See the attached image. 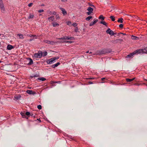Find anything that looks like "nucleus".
Masks as SVG:
<instances>
[{
	"mask_svg": "<svg viewBox=\"0 0 147 147\" xmlns=\"http://www.w3.org/2000/svg\"><path fill=\"white\" fill-rule=\"evenodd\" d=\"M1 61H0V63H1Z\"/></svg>",
	"mask_w": 147,
	"mask_h": 147,
	"instance_id": "nucleus-57",
	"label": "nucleus"
},
{
	"mask_svg": "<svg viewBox=\"0 0 147 147\" xmlns=\"http://www.w3.org/2000/svg\"><path fill=\"white\" fill-rule=\"evenodd\" d=\"M66 23L68 25L70 26H71L72 25V24H71V22L70 21H68L66 22Z\"/></svg>",
	"mask_w": 147,
	"mask_h": 147,
	"instance_id": "nucleus-22",
	"label": "nucleus"
},
{
	"mask_svg": "<svg viewBox=\"0 0 147 147\" xmlns=\"http://www.w3.org/2000/svg\"><path fill=\"white\" fill-rule=\"evenodd\" d=\"M44 42L50 44L52 45H54L55 44V43L57 42H55L53 41H50L47 40H45Z\"/></svg>",
	"mask_w": 147,
	"mask_h": 147,
	"instance_id": "nucleus-4",
	"label": "nucleus"
},
{
	"mask_svg": "<svg viewBox=\"0 0 147 147\" xmlns=\"http://www.w3.org/2000/svg\"><path fill=\"white\" fill-rule=\"evenodd\" d=\"M60 10L62 11V12L64 16H65L67 15V11L64 9L62 7H60Z\"/></svg>",
	"mask_w": 147,
	"mask_h": 147,
	"instance_id": "nucleus-7",
	"label": "nucleus"
},
{
	"mask_svg": "<svg viewBox=\"0 0 147 147\" xmlns=\"http://www.w3.org/2000/svg\"><path fill=\"white\" fill-rule=\"evenodd\" d=\"M28 36H29L30 37H31L32 36H33V37L36 36H33V35H29Z\"/></svg>",
	"mask_w": 147,
	"mask_h": 147,
	"instance_id": "nucleus-43",
	"label": "nucleus"
},
{
	"mask_svg": "<svg viewBox=\"0 0 147 147\" xmlns=\"http://www.w3.org/2000/svg\"><path fill=\"white\" fill-rule=\"evenodd\" d=\"M65 42H68L70 43H71L72 42L71 41H65Z\"/></svg>",
	"mask_w": 147,
	"mask_h": 147,
	"instance_id": "nucleus-34",
	"label": "nucleus"
},
{
	"mask_svg": "<svg viewBox=\"0 0 147 147\" xmlns=\"http://www.w3.org/2000/svg\"><path fill=\"white\" fill-rule=\"evenodd\" d=\"M27 92L30 94H36V92L31 90H27Z\"/></svg>",
	"mask_w": 147,
	"mask_h": 147,
	"instance_id": "nucleus-11",
	"label": "nucleus"
},
{
	"mask_svg": "<svg viewBox=\"0 0 147 147\" xmlns=\"http://www.w3.org/2000/svg\"><path fill=\"white\" fill-rule=\"evenodd\" d=\"M37 108L39 109H41L42 108L41 106L40 105H39L37 106Z\"/></svg>",
	"mask_w": 147,
	"mask_h": 147,
	"instance_id": "nucleus-33",
	"label": "nucleus"
},
{
	"mask_svg": "<svg viewBox=\"0 0 147 147\" xmlns=\"http://www.w3.org/2000/svg\"><path fill=\"white\" fill-rule=\"evenodd\" d=\"M4 5L2 0H0V7Z\"/></svg>",
	"mask_w": 147,
	"mask_h": 147,
	"instance_id": "nucleus-32",
	"label": "nucleus"
},
{
	"mask_svg": "<svg viewBox=\"0 0 147 147\" xmlns=\"http://www.w3.org/2000/svg\"><path fill=\"white\" fill-rule=\"evenodd\" d=\"M105 17H103L102 15H100L99 17V19H101L102 20H104L105 19Z\"/></svg>",
	"mask_w": 147,
	"mask_h": 147,
	"instance_id": "nucleus-23",
	"label": "nucleus"
},
{
	"mask_svg": "<svg viewBox=\"0 0 147 147\" xmlns=\"http://www.w3.org/2000/svg\"><path fill=\"white\" fill-rule=\"evenodd\" d=\"M89 53V51H87V52H86V53Z\"/></svg>",
	"mask_w": 147,
	"mask_h": 147,
	"instance_id": "nucleus-50",
	"label": "nucleus"
},
{
	"mask_svg": "<svg viewBox=\"0 0 147 147\" xmlns=\"http://www.w3.org/2000/svg\"><path fill=\"white\" fill-rule=\"evenodd\" d=\"M123 25L122 24H120L119 25V27L120 28H122L123 27Z\"/></svg>",
	"mask_w": 147,
	"mask_h": 147,
	"instance_id": "nucleus-39",
	"label": "nucleus"
},
{
	"mask_svg": "<svg viewBox=\"0 0 147 147\" xmlns=\"http://www.w3.org/2000/svg\"><path fill=\"white\" fill-rule=\"evenodd\" d=\"M42 56V52L41 51H39L37 53H36L34 55V57L35 58H40Z\"/></svg>",
	"mask_w": 147,
	"mask_h": 147,
	"instance_id": "nucleus-2",
	"label": "nucleus"
},
{
	"mask_svg": "<svg viewBox=\"0 0 147 147\" xmlns=\"http://www.w3.org/2000/svg\"><path fill=\"white\" fill-rule=\"evenodd\" d=\"M18 35L19 36V38L21 39H23L24 38L23 35L22 34H18Z\"/></svg>",
	"mask_w": 147,
	"mask_h": 147,
	"instance_id": "nucleus-18",
	"label": "nucleus"
},
{
	"mask_svg": "<svg viewBox=\"0 0 147 147\" xmlns=\"http://www.w3.org/2000/svg\"><path fill=\"white\" fill-rule=\"evenodd\" d=\"M123 19L122 18H120L118 20L117 22H119L122 23L123 22Z\"/></svg>",
	"mask_w": 147,
	"mask_h": 147,
	"instance_id": "nucleus-24",
	"label": "nucleus"
},
{
	"mask_svg": "<svg viewBox=\"0 0 147 147\" xmlns=\"http://www.w3.org/2000/svg\"><path fill=\"white\" fill-rule=\"evenodd\" d=\"M78 28L76 27V29H75L74 30H75V32H77L78 31Z\"/></svg>",
	"mask_w": 147,
	"mask_h": 147,
	"instance_id": "nucleus-41",
	"label": "nucleus"
},
{
	"mask_svg": "<svg viewBox=\"0 0 147 147\" xmlns=\"http://www.w3.org/2000/svg\"><path fill=\"white\" fill-rule=\"evenodd\" d=\"M67 0H61V1L62 2H66L67 1Z\"/></svg>",
	"mask_w": 147,
	"mask_h": 147,
	"instance_id": "nucleus-42",
	"label": "nucleus"
},
{
	"mask_svg": "<svg viewBox=\"0 0 147 147\" xmlns=\"http://www.w3.org/2000/svg\"><path fill=\"white\" fill-rule=\"evenodd\" d=\"M138 18V17L137 16H134V17H133L134 18Z\"/></svg>",
	"mask_w": 147,
	"mask_h": 147,
	"instance_id": "nucleus-45",
	"label": "nucleus"
},
{
	"mask_svg": "<svg viewBox=\"0 0 147 147\" xmlns=\"http://www.w3.org/2000/svg\"><path fill=\"white\" fill-rule=\"evenodd\" d=\"M32 5H33V3H30L29 4H28V6L29 7H30L32 6Z\"/></svg>",
	"mask_w": 147,
	"mask_h": 147,
	"instance_id": "nucleus-37",
	"label": "nucleus"
},
{
	"mask_svg": "<svg viewBox=\"0 0 147 147\" xmlns=\"http://www.w3.org/2000/svg\"><path fill=\"white\" fill-rule=\"evenodd\" d=\"M59 64H60V63L59 62H58L56 64L53 65V67L55 68V67H56L57 66H58Z\"/></svg>",
	"mask_w": 147,
	"mask_h": 147,
	"instance_id": "nucleus-21",
	"label": "nucleus"
},
{
	"mask_svg": "<svg viewBox=\"0 0 147 147\" xmlns=\"http://www.w3.org/2000/svg\"><path fill=\"white\" fill-rule=\"evenodd\" d=\"M20 98V96H14V99L15 100L19 99Z\"/></svg>",
	"mask_w": 147,
	"mask_h": 147,
	"instance_id": "nucleus-20",
	"label": "nucleus"
},
{
	"mask_svg": "<svg viewBox=\"0 0 147 147\" xmlns=\"http://www.w3.org/2000/svg\"><path fill=\"white\" fill-rule=\"evenodd\" d=\"M47 53L46 51H45L42 53V56H45L47 55Z\"/></svg>",
	"mask_w": 147,
	"mask_h": 147,
	"instance_id": "nucleus-27",
	"label": "nucleus"
},
{
	"mask_svg": "<svg viewBox=\"0 0 147 147\" xmlns=\"http://www.w3.org/2000/svg\"><path fill=\"white\" fill-rule=\"evenodd\" d=\"M38 80L42 81H44L46 80V79L43 77L39 78H38Z\"/></svg>",
	"mask_w": 147,
	"mask_h": 147,
	"instance_id": "nucleus-16",
	"label": "nucleus"
},
{
	"mask_svg": "<svg viewBox=\"0 0 147 147\" xmlns=\"http://www.w3.org/2000/svg\"><path fill=\"white\" fill-rule=\"evenodd\" d=\"M121 34H122V33H121ZM122 34L123 35H125V34H123V33H122Z\"/></svg>",
	"mask_w": 147,
	"mask_h": 147,
	"instance_id": "nucleus-51",
	"label": "nucleus"
},
{
	"mask_svg": "<svg viewBox=\"0 0 147 147\" xmlns=\"http://www.w3.org/2000/svg\"><path fill=\"white\" fill-rule=\"evenodd\" d=\"M105 79V78H102L101 79V80L102 81H104V80Z\"/></svg>",
	"mask_w": 147,
	"mask_h": 147,
	"instance_id": "nucleus-44",
	"label": "nucleus"
},
{
	"mask_svg": "<svg viewBox=\"0 0 147 147\" xmlns=\"http://www.w3.org/2000/svg\"><path fill=\"white\" fill-rule=\"evenodd\" d=\"M54 83V82L51 81V84H53V83Z\"/></svg>",
	"mask_w": 147,
	"mask_h": 147,
	"instance_id": "nucleus-48",
	"label": "nucleus"
},
{
	"mask_svg": "<svg viewBox=\"0 0 147 147\" xmlns=\"http://www.w3.org/2000/svg\"><path fill=\"white\" fill-rule=\"evenodd\" d=\"M98 20L96 19V20H94V21L92 22H91L90 24V26H93L94 24H95L96 22H98Z\"/></svg>",
	"mask_w": 147,
	"mask_h": 147,
	"instance_id": "nucleus-9",
	"label": "nucleus"
},
{
	"mask_svg": "<svg viewBox=\"0 0 147 147\" xmlns=\"http://www.w3.org/2000/svg\"><path fill=\"white\" fill-rule=\"evenodd\" d=\"M106 32L111 35H113L114 34V32L109 28L106 31Z\"/></svg>",
	"mask_w": 147,
	"mask_h": 147,
	"instance_id": "nucleus-6",
	"label": "nucleus"
},
{
	"mask_svg": "<svg viewBox=\"0 0 147 147\" xmlns=\"http://www.w3.org/2000/svg\"><path fill=\"white\" fill-rule=\"evenodd\" d=\"M74 26L76 27L77 26V24L76 23H74L72 24Z\"/></svg>",
	"mask_w": 147,
	"mask_h": 147,
	"instance_id": "nucleus-38",
	"label": "nucleus"
},
{
	"mask_svg": "<svg viewBox=\"0 0 147 147\" xmlns=\"http://www.w3.org/2000/svg\"><path fill=\"white\" fill-rule=\"evenodd\" d=\"M43 11H44V10L43 9L40 10L38 11V12H40V13L43 12Z\"/></svg>",
	"mask_w": 147,
	"mask_h": 147,
	"instance_id": "nucleus-40",
	"label": "nucleus"
},
{
	"mask_svg": "<svg viewBox=\"0 0 147 147\" xmlns=\"http://www.w3.org/2000/svg\"><path fill=\"white\" fill-rule=\"evenodd\" d=\"M87 10L88 11L87 12V14L88 15H90L92 13L93 9L92 8L90 7H88Z\"/></svg>",
	"mask_w": 147,
	"mask_h": 147,
	"instance_id": "nucleus-3",
	"label": "nucleus"
},
{
	"mask_svg": "<svg viewBox=\"0 0 147 147\" xmlns=\"http://www.w3.org/2000/svg\"><path fill=\"white\" fill-rule=\"evenodd\" d=\"M135 79V78H134L132 79H126V80L127 82H130L133 80L134 79Z\"/></svg>",
	"mask_w": 147,
	"mask_h": 147,
	"instance_id": "nucleus-19",
	"label": "nucleus"
},
{
	"mask_svg": "<svg viewBox=\"0 0 147 147\" xmlns=\"http://www.w3.org/2000/svg\"><path fill=\"white\" fill-rule=\"evenodd\" d=\"M14 48V47L12 45H9L7 46V49L8 50H11Z\"/></svg>",
	"mask_w": 147,
	"mask_h": 147,
	"instance_id": "nucleus-10",
	"label": "nucleus"
},
{
	"mask_svg": "<svg viewBox=\"0 0 147 147\" xmlns=\"http://www.w3.org/2000/svg\"><path fill=\"white\" fill-rule=\"evenodd\" d=\"M59 39H61V40H63V37L62 38H58Z\"/></svg>",
	"mask_w": 147,
	"mask_h": 147,
	"instance_id": "nucleus-46",
	"label": "nucleus"
},
{
	"mask_svg": "<svg viewBox=\"0 0 147 147\" xmlns=\"http://www.w3.org/2000/svg\"><path fill=\"white\" fill-rule=\"evenodd\" d=\"M63 40H74V38L73 37L64 36L63 37Z\"/></svg>",
	"mask_w": 147,
	"mask_h": 147,
	"instance_id": "nucleus-8",
	"label": "nucleus"
},
{
	"mask_svg": "<svg viewBox=\"0 0 147 147\" xmlns=\"http://www.w3.org/2000/svg\"><path fill=\"white\" fill-rule=\"evenodd\" d=\"M90 84H92V82H90Z\"/></svg>",
	"mask_w": 147,
	"mask_h": 147,
	"instance_id": "nucleus-55",
	"label": "nucleus"
},
{
	"mask_svg": "<svg viewBox=\"0 0 147 147\" xmlns=\"http://www.w3.org/2000/svg\"><path fill=\"white\" fill-rule=\"evenodd\" d=\"M65 41H62L60 42L61 43H63L64 42H65Z\"/></svg>",
	"mask_w": 147,
	"mask_h": 147,
	"instance_id": "nucleus-47",
	"label": "nucleus"
},
{
	"mask_svg": "<svg viewBox=\"0 0 147 147\" xmlns=\"http://www.w3.org/2000/svg\"><path fill=\"white\" fill-rule=\"evenodd\" d=\"M1 34H0V36H1Z\"/></svg>",
	"mask_w": 147,
	"mask_h": 147,
	"instance_id": "nucleus-56",
	"label": "nucleus"
},
{
	"mask_svg": "<svg viewBox=\"0 0 147 147\" xmlns=\"http://www.w3.org/2000/svg\"><path fill=\"white\" fill-rule=\"evenodd\" d=\"M100 23L101 24H103L105 26H107V23L105 21H101L100 22Z\"/></svg>",
	"mask_w": 147,
	"mask_h": 147,
	"instance_id": "nucleus-30",
	"label": "nucleus"
},
{
	"mask_svg": "<svg viewBox=\"0 0 147 147\" xmlns=\"http://www.w3.org/2000/svg\"><path fill=\"white\" fill-rule=\"evenodd\" d=\"M48 19L51 22L53 21L54 20L55 18L54 16H52L49 18Z\"/></svg>",
	"mask_w": 147,
	"mask_h": 147,
	"instance_id": "nucleus-15",
	"label": "nucleus"
},
{
	"mask_svg": "<svg viewBox=\"0 0 147 147\" xmlns=\"http://www.w3.org/2000/svg\"><path fill=\"white\" fill-rule=\"evenodd\" d=\"M58 58V57H54V58H51L47 61V63L49 64H52L55 62V61Z\"/></svg>",
	"mask_w": 147,
	"mask_h": 147,
	"instance_id": "nucleus-1",
	"label": "nucleus"
},
{
	"mask_svg": "<svg viewBox=\"0 0 147 147\" xmlns=\"http://www.w3.org/2000/svg\"><path fill=\"white\" fill-rule=\"evenodd\" d=\"M134 53L135 54L138 53L139 54L144 53L143 49H139L135 51H134Z\"/></svg>",
	"mask_w": 147,
	"mask_h": 147,
	"instance_id": "nucleus-5",
	"label": "nucleus"
},
{
	"mask_svg": "<svg viewBox=\"0 0 147 147\" xmlns=\"http://www.w3.org/2000/svg\"><path fill=\"white\" fill-rule=\"evenodd\" d=\"M92 18V16H90L86 18V20L87 21H89Z\"/></svg>",
	"mask_w": 147,
	"mask_h": 147,
	"instance_id": "nucleus-25",
	"label": "nucleus"
},
{
	"mask_svg": "<svg viewBox=\"0 0 147 147\" xmlns=\"http://www.w3.org/2000/svg\"><path fill=\"white\" fill-rule=\"evenodd\" d=\"M59 18V16H58V17L57 18Z\"/></svg>",
	"mask_w": 147,
	"mask_h": 147,
	"instance_id": "nucleus-52",
	"label": "nucleus"
},
{
	"mask_svg": "<svg viewBox=\"0 0 147 147\" xmlns=\"http://www.w3.org/2000/svg\"><path fill=\"white\" fill-rule=\"evenodd\" d=\"M135 53H134V51L131 53L130 54L128 55L127 56V57H131V56H133L134 55Z\"/></svg>",
	"mask_w": 147,
	"mask_h": 147,
	"instance_id": "nucleus-17",
	"label": "nucleus"
},
{
	"mask_svg": "<svg viewBox=\"0 0 147 147\" xmlns=\"http://www.w3.org/2000/svg\"><path fill=\"white\" fill-rule=\"evenodd\" d=\"M131 38L133 40H137L139 39V38L134 36L132 35L131 36Z\"/></svg>",
	"mask_w": 147,
	"mask_h": 147,
	"instance_id": "nucleus-14",
	"label": "nucleus"
},
{
	"mask_svg": "<svg viewBox=\"0 0 147 147\" xmlns=\"http://www.w3.org/2000/svg\"><path fill=\"white\" fill-rule=\"evenodd\" d=\"M1 11L3 13H4L5 11V9L4 6H2L0 7Z\"/></svg>",
	"mask_w": 147,
	"mask_h": 147,
	"instance_id": "nucleus-12",
	"label": "nucleus"
},
{
	"mask_svg": "<svg viewBox=\"0 0 147 147\" xmlns=\"http://www.w3.org/2000/svg\"><path fill=\"white\" fill-rule=\"evenodd\" d=\"M146 22L147 23V21H146Z\"/></svg>",
	"mask_w": 147,
	"mask_h": 147,
	"instance_id": "nucleus-58",
	"label": "nucleus"
},
{
	"mask_svg": "<svg viewBox=\"0 0 147 147\" xmlns=\"http://www.w3.org/2000/svg\"><path fill=\"white\" fill-rule=\"evenodd\" d=\"M110 18L111 19V20L113 21H114L115 20V18L113 16H111L110 17Z\"/></svg>",
	"mask_w": 147,
	"mask_h": 147,
	"instance_id": "nucleus-31",
	"label": "nucleus"
},
{
	"mask_svg": "<svg viewBox=\"0 0 147 147\" xmlns=\"http://www.w3.org/2000/svg\"><path fill=\"white\" fill-rule=\"evenodd\" d=\"M144 53H147V47L143 49Z\"/></svg>",
	"mask_w": 147,
	"mask_h": 147,
	"instance_id": "nucleus-29",
	"label": "nucleus"
},
{
	"mask_svg": "<svg viewBox=\"0 0 147 147\" xmlns=\"http://www.w3.org/2000/svg\"><path fill=\"white\" fill-rule=\"evenodd\" d=\"M138 19L137 20H136V21H138Z\"/></svg>",
	"mask_w": 147,
	"mask_h": 147,
	"instance_id": "nucleus-53",
	"label": "nucleus"
},
{
	"mask_svg": "<svg viewBox=\"0 0 147 147\" xmlns=\"http://www.w3.org/2000/svg\"><path fill=\"white\" fill-rule=\"evenodd\" d=\"M34 17V15L33 14H30L29 17H28V19H32Z\"/></svg>",
	"mask_w": 147,
	"mask_h": 147,
	"instance_id": "nucleus-28",
	"label": "nucleus"
},
{
	"mask_svg": "<svg viewBox=\"0 0 147 147\" xmlns=\"http://www.w3.org/2000/svg\"><path fill=\"white\" fill-rule=\"evenodd\" d=\"M29 62L28 63V64L29 65H31L33 63V61L30 58H29Z\"/></svg>",
	"mask_w": 147,
	"mask_h": 147,
	"instance_id": "nucleus-26",
	"label": "nucleus"
},
{
	"mask_svg": "<svg viewBox=\"0 0 147 147\" xmlns=\"http://www.w3.org/2000/svg\"><path fill=\"white\" fill-rule=\"evenodd\" d=\"M52 24L54 27H55L59 26V24L55 22H53L52 23Z\"/></svg>",
	"mask_w": 147,
	"mask_h": 147,
	"instance_id": "nucleus-13",
	"label": "nucleus"
},
{
	"mask_svg": "<svg viewBox=\"0 0 147 147\" xmlns=\"http://www.w3.org/2000/svg\"><path fill=\"white\" fill-rule=\"evenodd\" d=\"M20 114L22 116H25V114L24 113L21 112Z\"/></svg>",
	"mask_w": 147,
	"mask_h": 147,
	"instance_id": "nucleus-35",
	"label": "nucleus"
},
{
	"mask_svg": "<svg viewBox=\"0 0 147 147\" xmlns=\"http://www.w3.org/2000/svg\"><path fill=\"white\" fill-rule=\"evenodd\" d=\"M33 40V39H31L30 40V41H31L32 40Z\"/></svg>",
	"mask_w": 147,
	"mask_h": 147,
	"instance_id": "nucleus-49",
	"label": "nucleus"
},
{
	"mask_svg": "<svg viewBox=\"0 0 147 147\" xmlns=\"http://www.w3.org/2000/svg\"><path fill=\"white\" fill-rule=\"evenodd\" d=\"M30 115V113L29 112H27L25 113V115Z\"/></svg>",
	"mask_w": 147,
	"mask_h": 147,
	"instance_id": "nucleus-36",
	"label": "nucleus"
},
{
	"mask_svg": "<svg viewBox=\"0 0 147 147\" xmlns=\"http://www.w3.org/2000/svg\"><path fill=\"white\" fill-rule=\"evenodd\" d=\"M91 53H92V52H90V54H91Z\"/></svg>",
	"mask_w": 147,
	"mask_h": 147,
	"instance_id": "nucleus-54",
	"label": "nucleus"
}]
</instances>
